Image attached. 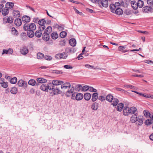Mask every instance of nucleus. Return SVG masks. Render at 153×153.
I'll return each instance as SVG.
<instances>
[{"label": "nucleus", "instance_id": "nucleus-24", "mask_svg": "<svg viewBox=\"0 0 153 153\" xmlns=\"http://www.w3.org/2000/svg\"><path fill=\"white\" fill-rule=\"evenodd\" d=\"M1 11L2 14L4 16L7 15L9 12L8 9L6 7L3 8Z\"/></svg>", "mask_w": 153, "mask_h": 153}, {"label": "nucleus", "instance_id": "nucleus-64", "mask_svg": "<svg viewBox=\"0 0 153 153\" xmlns=\"http://www.w3.org/2000/svg\"><path fill=\"white\" fill-rule=\"evenodd\" d=\"M125 13L127 15H130L131 13V11L129 9L126 10Z\"/></svg>", "mask_w": 153, "mask_h": 153}, {"label": "nucleus", "instance_id": "nucleus-10", "mask_svg": "<svg viewBox=\"0 0 153 153\" xmlns=\"http://www.w3.org/2000/svg\"><path fill=\"white\" fill-rule=\"evenodd\" d=\"M76 51V49L74 48L68 47L66 48L65 51L68 53H74Z\"/></svg>", "mask_w": 153, "mask_h": 153}, {"label": "nucleus", "instance_id": "nucleus-11", "mask_svg": "<svg viewBox=\"0 0 153 153\" xmlns=\"http://www.w3.org/2000/svg\"><path fill=\"white\" fill-rule=\"evenodd\" d=\"M123 13V10L120 8H117L115 11V13L117 15L120 16L122 15Z\"/></svg>", "mask_w": 153, "mask_h": 153}, {"label": "nucleus", "instance_id": "nucleus-26", "mask_svg": "<svg viewBox=\"0 0 153 153\" xmlns=\"http://www.w3.org/2000/svg\"><path fill=\"white\" fill-rule=\"evenodd\" d=\"M29 27L30 30H34L36 29V26L35 24L33 23H31L29 25Z\"/></svg>", "mask_w": 153, "mask_h": 153}, {"label": "nucleus", "instance_id": "nucleus-47", "mask_svg": "<svg viewBox=\"0 0 153 153\" xmlns=\"http://www.w3.org/2000/svg\"><path fill=\"white\" fill-rule=\"evenodd\" d=\"M89 86L88 85H85L82 87V91H86L88 90Z\"/></svg>", "mask_w": 153, "mask_h": 153}, {"label": "nucleus", "instance_id": "nucleus-17", "mask_svg": "<svg viewBox=\"0 0 153 153\" xmlns=\"http://www.w3.org/2000/svg\"><path fill=\"white\" fill-rule=\"evenodd\" d=\"M84 99L86 100H89L91 97V94L88 93H85L83 96Z\"/></svg>", "mask_w": 153, "mask_h": 153}, {"label": "nucleus", "instance_id": "nucleus-28", "mask_svg": "<svg viewBox=\"0 0 153 153\" xmlns=\"http://www.w3.org/2000/svg\"><path fill=\"white\" fill-rule=\"evenodd\" d=\"M10 92L11 94H15L17 92V88L15 87H12L10 89Z\"/></svg>", "mask_w": 153, "mask_h": 153}, {"label": "nucleus", "instance_id": "nucleus-30", "mask_svg": "<svg viewBox=\"0 0 153 153\" xmlns=\"http://www.w3.org/2000/svg\"><path fill=\"white\" fill-rule=\"evenodd\" d=\"M131 5L132 7L134 9H137L138 8L137 5V3L135 2L134 1H131Z\"/></svg>", "mask_w": 153, "mask_h": 153}, {"label": "nucleus", "instance_id": "nucleus-37", "mask_svg": "<svg viewBox=\"0 0 153 153\" xmlns=\"http://www.w3.org/2000/svg\"><path fill=\"white\" fill-rule=\"evenodd\" d=\"M17 79L16 77H14L10 80V82L12 84H15L17 82Z\"/></svg>", "mask_w": 153, "mask_h": 153}, {"label": "nucleus", "instance_id": "nucleus-14", "mask_svg": "<svg viewBox=\"0 0 153 153\" xmlns=\"http://www.w3.org/2000/svg\"><path fill=\"white\" fill-rule=\"evenodd\" d=\"M124 107V104L122 103H119L117 107V110L118 111L120 112L123 109V108Z\"/></svg>", "mask_w": 153, "mask_h": 153}, {"label": "nucleus", "instance_id": "nucleus-34", "mask_svg": "<svg viewBox=\"0 0 153 153\" xmlns=\"http://www.w3.org/2000/svg\"><path fill=\"white\" fill-rule=\"evenodd\" d=\"M42 34V33L41 31H39V30H37L35 33V36L37 38L40 37Z\"/></svg>", "mask_w": 153, "mask_h": 153}, {"label": "nucleus", "instance_id": "nucleus-59", "mask_svg": "<svg viewBox=\"0 0 153 153\" xmlns=\"http://www.w3.org/2000/svg\"><path fill=\"white\" fill-rule=\"evenodd\" d=\"M147 2L148 5L153 6V0H148Z\"/></svg>", "mask_w": 153, "mask_h": 153}, {"label": "nucleus", "instance_id": "nucleus-43", "mask_svg": "<svg viewBox=\"0 0 153 153\" xmlns=\"http://www.w3.org/2000/svg\"><path fill=\"white\" fill-rule=\"evenodd\" d=\"M51 36L52 38H58V35L56 32H54L51 34Z\"/></svg>", "mask_w": 153, "mask_h": 153}, {"label": "nucleus", "instance_id": "nucleus-21", "mask_svg": "<svg viewBox=\"0 0 153 153\" xmlns=\"http://www.w3.org/2000/svg\"><path fill=\"white\" fill-rule=\"evenodd\" d=\"M14 6V3L12 2H8L6 3L5 5L6 7L8 9L12 8Z\"/></svg>", "mask_w": 153, "mask_h": 153}, {"label": "nucleus", "instance_id": "nucleus-63", "mask_svg": "<svg viewBox=\"0 0 153 153\" xmlns=\"http://www.w3.org/2000/svg\"><path fill=\"white\" fill-rule=\"evenodd\" d=\"M132 76L141 78L143 77L144 76L143 75H138L137 74H135L134 75H133Z\"/></svg>", "mask_w": 153, "mask_h": 153}, {"label": "nucleus", "instance_id": "nucleus-19", "mask_svg": "<svg viewBox=\"0 0 153 153\" xmlns=\"http://www.w3.org/2000/svg\"><path fill=\"white\" fill-rule=\"evenodd\" d=\"M13 15L15 17H19L20 16L19 11L17 10H14L13 11Z\"/></svg>", "mask_w": 153, "mask_h": 153}, {"label": "nucleus", "instance_id": "nucleus-15", "mask_svg": "<svg viewBox=\"0 0 153 153\" xmlns=\"http://www.w3.org/2000/svg\"><path fill=\"white\" fill-rule=\"evenodd\" d=\"M137 114L136 113L132 115L130 118V120L132 123H135L138 118L137 115Z\"/></svg>", "mask_w": 153, "mask_h": 153}, {"label": "nucleus", "instance_id": "nucleus-4", "mask_svg": "<svg viewBox=\"0 0 153 153\" xmlns=\"http://www.w3.org/2000/svg\"><path fill=\"white\" fill-rule=\"evenodd\" d=\"M51 87L49 85V83L48 84H42L40 85V88L42 91L45 92H48V90H49V92L51 91V89H50Z\"/></svg>", "mask_w": 153, "mask_h": 153}, {"label": "nucleus", "instance_id": "nucleus-32", "mask_svg": "<svg viewBox=\"0 0 153 153\" xmlns=\"http://www.w3.org/2000/svg\"><path fill=\"white\" fill-rule=\"evenodd\" d=\"M137 7H142L143 5V2L142 1L139 0H138V2L137 3Z\"/></svg>", "mask_w": 153, "mask_h": 153}, {"label": "nucleus", "instance_id": "nucleus-57", "mask_svg": "<svg viewBox=\"0 0 153 153\" xmlns=\"http://www.w3.org/2000/svg\"><path fill=\"white\" fill-rule=\"evenodd\" d=\"M74 9L76 12V13L78 14H79L81 16H83V13L82 12H79L77 9H76L75 8H74Z\"/></svg>", "mask_w": 153, "mask_h": 153}, {"label": "nucleus", "instance_id": "nucleus-39", "mask_svg": "<svg viewBox=\"0 0 153 153\" xmlns=\"http://www.w3.org/2000/svg\"><path fill=\"white\" fill-rule=\"evenodd\" d=\"M110 7L111 10V11L114 12L116 9L115 5L113 4H111L110 5Z\"/></svg>", "mask_w": 153, "mask_h": 153}, {"label": "nucleus", "instance_id": "nucleus-38", "mask_svg": "<svg viewBox=\"0 0 153 153\" xmlns=\"http://www.w3.org/2000/svg\"><path fill=\"white\" fill-rule=\"evenodd\" d=\"M67 35V33L64 31L61 32L60 33V36L62 38H65Z\"/></svg>", "mask_w": 153, "mask_h": 153}, {"label": "nucleus", "instance_id": "nucleus-22", "mask_svg": "<svg viewBox=\"0 0 153 153\" xmlns=\"http://www.w3.org/2000/svg\"><path fill=\"white\" fill-rule=\"evenodd\" d=\"M36 80L37 82L41 84L45 83L47 81V79L41 77L37 78Z\"/></svg>", "mask_w": 153, "mask_h": 153}, {"label": "nucleus", "instance_id": "nucleus-6", "mask_svg": "<svg viewBox=\"0 0 153 153\" xmlns=\"http://www.w3.org/2000/svg\"><path fill=\"white\" fill-rule=\"evenodd\" d=\"M143 12L146 13H150L152 12V8L149 6L145 7L143 8Z\"/></svg>", "mask_w": 153, "mask_h": 153}, {"label": "nucleus", "instance_id": "nucleus-58", "mask_svg": "<svg viewBox=\"0 0 153 153\" xmlns=\"http://www.w3.org/2000/svg\"><path fill=\"white\" fill-rule=\"evenodd\" d=\"M45 26L44 25L40 26L39 27V30L41 31L43 30L45 28Z\"/></svg>", "mask_w": 153, "mask_h": 153}, {"label": "nucleus", "instance_id": "nucleus-40", "mask_svg": "<svg viewBox=\"0 0 153 153\" xmlns=\"http://www.w3.org/2000/svg\"><path fill=\"white\" fill-rule=\"evenodd\" d=\"M52 73H55L56 74H62L63 72L58 70H51Z\"/></svg>", "mask_w": 153, "mask_h": 153}, {"label": "nucleus", "instance_id": "nucleus-29", "mask_svg": "<svg viewBox=\"0 0 153 153\" xmlns=\"http://www.w3.org/2000/svg\"><path fill=\"white\" fill-rule=\"evenodd\" d=\"M12 33L14 35H17L18 34V31L14 27L11 28Z\"/></svg>", "mask_w": 153, "mask_h": 153}, {"label": "nucleus", "instance_id": "nucleus-46", "mask_svg": "<svg viewBox=\"0 0 153 153\" xmlns=\"http://www.w3.org/2000/svg\"><path fill=\"white\" fill-rule=\"evenodd\" d=\"M143 113L145 116L146 117H148L150 114L148 111L146 110H144L143 111Z\"/></svg>", "mask_w": 153, "mask_h": 153}, {"label": "nucleus", "instance_id": "nucleus-60", "mask_svg": "<svg viewBox=\"0 0 153 153\" xmlns=\"http://www.w3.org/2000/svg\"><path fill=\"white\" fill-rule=\"evenodd\" d=\"M63 67L66 69H72L73 68L72 66L70 65H65Z\"/></svg>", "mask_w": 153, "mask_h": 153}, {"label": "nucleus", "instance_id": "nucleus-61", "mask_svg": "<svg viewBox=\"0 0 153 153\" xmlns=\"http://www.w3.org/2000/svg\"><path fill=\"white\" fill-rule=\"evenodd\" d=\"M89 91L91 92H96V89H95L92 87H89V88L88 89Z\"/></svg>", "mask_w": 153, "mask_h": 153}, {"label": "nucleus", "instance_id": "nucleus-36", "mask_svg": "<svg viewBox=\"0 0 153 153\" xmlns=\"http://www.w3.org/2000/svg\"><path fill=\"white\" fill-rule=\"evenodd\" d=\"M153 122V120H151L148 119L145 121V123L146 125H150Z\"/></svg>", "mask_w": 153, "mask_h": 153}, {"label": "nucleus", "instance_id": "nucleus-13", "mask_svg": "<svg viewBox=\"0 0 153 153\" xmlns=\"http://www.w3.org/2000/svg\"><path fill=\"white\" fill-rule=\"evenodd\" d=\"M76 39H70L69 40L70 45L72 47H74L76 45Z\"/></svg>", "mask_w": 153, "mask_h": 153}, {"label": "nucleus", "instance_id": "nucleus-31", "mask_svg": "<svg viewBox=\"0 0 153 153\" xmlns=\"http://www.w3.org/2000/svg\"><path fill=\"white\" fill-rule=\"evenodd\" d=\"M59 45L61 46H65L66 44V41L65 39L60 40Z\"/></svg>", "mask_w": 153, "mask_h": 153}, {"label": "nucleus", "instance_id": "nucleus-1", "mask_svg": "<svg viewBox=\"0 0 153 153\" xmlns=\"http://www.w3.org/2000/svg\"><path fill=\"white\" fill-rule=\"evenodd\" d=\"M64 83V82L61 80H53L51 82L49 83L51 89V91L50 92V94L52 96H53L58 94H60L62 92L60 90L59 88L57 86L62 85Z\"/></svg>", "mask_w": 153, "mask_h": 153}, {"label": "nucleus", "instance_id": "nucleus-48", "mask_svg": "<svg viewBox=\"0 0 153 153\" xmlns=\"http://www.w3.org/2000/svg\"><path fill=\"white\" fill-rule=\"evenodd\" d=\"M116 89L117 91H120L126 94V93H128V92L126 91L125 90L121 88H116Z\"/></svg>", "mask_w": 153, "mask_h": 153}, {"label": "nucleus", "instance_id": "nucleus-54", "mask_svg": "<svg viewBox=\"0 0 153 153\" xmlns=\"http://www.w3.org/2000/svg\"><path fill=\"white\" fill-rule=\"evenodd\" d=\"M124 86L125 87L128 88H130L133 89H135V87L131 85H126Z\"/></svg>", "mask_w": 153, "mask_h": 153}, {"label": "nucleus", "instance_id": "nucleus-20", "mask_svg": "<svg viewBox=\"0 0 153 153\" xmlns=\"http://www.w3.org/2000/svg\"><path fill=\"white\" fill-rule=\"evenodd\" d=\"M14 23L17 26H20L22 24L21 19L19 18L16 19L14 21Z\"/></svg>", "mask_w": 153, "mask_h": 153}, {"label": "nucleus", "instance_id": "nucleus-3", "mask_svg": "<svg viewBox=\"0 0 153 153\" xmlns=\"http://www.w3.org/2000/svg\"><path fill=\"white\" fill-rule=\"evenodd\" d=\"M98 10H100L101 8V4L102 6L104 7H107L108 6V0H102L101 2L100 3L98 1Z\"/></svg>", "mask_w": 153, "mask_h": 153}, {"label": "nucleus", "instance_id": "nucleus-16", "mask_svg": "<svg viewBox=\"0 0 153 153\" xmlns=\"http://www.w3.org/2000/svg\"><path fill=\"white\" fill-rule=\"evenodd\" d=\"M83 97V95L82 93H78L76 94L75 99L77 100H82Z\"/></svg>", "mask_w": 153, "mask_h": 153}, {"label": "nucleus", "instance_id": "nucleus-9", "mask_svg": "<svg viewBox=\"0 0 153 153\" xmlns=\"http://www.w3.org/2000/svg\"><path fill=\"white\" fill-rule=\"evenodd\" d=\"M13 52V49L11 48H9L8 50L3 49L2 53V54L3 55L4 54H7L8 53L12 54Z\"/></svg>", "mask_w": 153, "mask_h": 153}, {"label": "nucleus", "instance_id": "nucleus-62", "mask_svg": "<svg viewBox=\"0 0 153 153\" xmlns=\"http://www.w3.org/2000/svg\"><path fill=\"white\" fill-rule=\"evenodd\" d=\"M7 20V22L10 23H11L13 22V20L11 17H8Z\"/></svg>", "mask_w": 153, "mask_h": 153}, {"label": "nucleus", "instance_id": "nucleus-2", "mask_svg": "<svg viewBox=\"0 0 153 153\" xmlns=\"http://www.w3.org/2000/svg\"><path fill=\"white\" fill-rule=\"evenodd\" d=\"M137 111L136 108L134 107L129 108L128 106H125L123 109V114L125 116H128L130 114H134Z\"/></svg>", "mask_w": 153, "mask_h": 153}, {"label": "nucleus", "instance_id": "nucleus-27", "mask_svg": "<svg viewBox=\"0 0 153 153\" xmlns=\"http://www.w3.org/2000/svg\"><path fill=\"white\" fill-rule=\"evenodd\" d=\"M111 102H112V105L114 106H116L119 102V100L117 98H113Z\"/></svg>", "mask_w": 153, "mask_h": 153}, {"label": "nucleus", "instance_id": "nucleus-8", "mask_svg": "<svg viewBox=\"0 0 153 153\" xmlns=\"http://www.w3.org/2000/svg\"><path fill=\"white\" fill-rule=\"evenodd\" d=\"M21 53L23 55H26L28 52L29 51L28 48L25 46H24L20 49Z\"/></svg>", "mask_w": 153, "mask_h": 153}, {"label": "nucleus", "instance_id": "nucleus-42", "mask_svg": "<svg viewBox=\"0 0 153 153\" xmlns=\"http://www.w3.org/2000/svg\"><path fill=\"white\" fill-rule=\"evenodd\" d=\"M42 38H49V35L47 32H44L42 35Z\"/></svg>", "mask_w": 153, "mask_h": 153}, {"label": "nucleus", "instance_id": "nucleus-5", "mask_svg": "<svg viewBox=\"0 0 153 153\" xmlns=\"http://www.w3.org/2000/svg\"><path fill=\"white\" fill-rule=\"evenodd\" d=\"M67 56L68 55L65 53H64V54L63 53H58L56 55L55 58L58 59L62 58L65 59L67 58Z\"/></svg>", "mask_w": 153, "mask_h": 153}, {"label": "nucleus", "instance_id": "nucleus-45", "mask_svg": "<svg viewBox=\"0 0 153 153\" xmlns=\"http://www.w3.org/2000/svg\"><path fill=\"white\" fill-rule=\"evenodd\" d=\"M82 86L81 85L78 84L76 85L75 87V90L79 91L81 89H82Z\"/></svg>", "mask_w": 153, "mask_h": 153}, {"label": "nucleus", "instance_id": "nucleus-7", "mask_svg": "<svg viewBox=\"0 0 153 153\" xmlns=\"http://www.w3.org/2000/svg\"><path fill=\"white\" fill-rule=\"evenodd\" d=\"M142 117L140 116H138V118H137L135 122H136V124L138 126H141L143 124V120H142Z\"/></svg>", "mask_w": 153, "mask_h": 153}, {"label": "nucleus", "instance_id": "nucleus-44", "mask_svg": "<svg viewBox=\"0 0 153 153\" xmlns=\"http://www.w3.org/2000/svg\"><path fill=\"white\" fill-rule=\"evenodd\" d=\"M45 22V20L43 19L40 20L38 21V23L40 26L44 25Z\"/></svg>", "mask_w": 153, "mask_h": 153}, {"label": "nucleus", "instance_id": "nucleus-56", "mask_svg": "<svg viewBox=\"0 0 153 153\" xmlns=\"http://www.w3.org/2000/svg\"><path fill=\"white\" fill-rule=\"evenodd\" d=\"M62 85H63L64 86H67L69 87V88H70L71 87V85L70 83L69 82H65L62 84Z\"/></svg>", "mask_w": 153, "mask_h": 153}, {"label": "nucleus", "instance_id": "nucleus-23", "mask_svg": "<svg viewBox=\"0 0 153 153\" xmlns=\"http://www.w3.org/2000/svg\"><path fill=\"white\" fill-rule=\"evenodd\" d=\"M27 35L28 37L29 38H32L34 35V33L32 30H29L27 33Z\"/></svg>", "mask_w": 153, "mask_h": 153}, {"label": "nucleus", "instance_id": "nucleus-18", "mask_svg": "<svg viewBox=\"0 0 153 153\" xmlns=\"http://www.w3.org/2000/svg\"><path fill=\"white\" fill-rule=\"evenodd\" d=\"M19 87L22 86L24 84L27 85V82L22 79L19 80L17 83Z\"/></svg>", "mask_w": 153, "mask_h": 153}, {"label": "nucleus", "instance_id": "nucleus-50", "mask_svg": "<svg viewBox=\"0 0 153 153\" xmlns=\"http://www.w3.org/2000/svg\"><path fill=\"white\" fill-rule=\"evenodd\" d=\"M1 86L4 88H7L8 86V83L7 82H4L1 85Z\"/></svg>", "mask_w": 153, "mask_h": 153}, {"label": "nucleus", "instance_id": "nucleus-33", "mask_svg": "<svg viewBox=\"0 0 153 153\" xmlns=\"http://www.w3.org/2000/svg\"><path fill=\"white\" fill-rule=\"evenodd\" d=\"M28 84L32 86H34L36 84V81L34 79H31L29 81Z\"/></svg>", "mask_w": 153, "mask_h": 153}, {"label": "nucleus", "instance_id": "nucleus-51", "mask_svg": "<svg viewBox=\"0 0 153 153\" xmlns=\"http://www.w3.org/2000/svg\"><path fill=\"white\" fill-rule=\"evenodd\" d=\"M52 30V27L51 26L48 27L45 31L48 33H50Z\"/></svg>", "mask_w": 153, "mask_h": 153}, {"label": "nucleus", "instance_id": "nucleus-41", "mask_svg": "<svg viewBox=\"0 0 153 153\" xmlns=\"http://www.w3.org/2000/svg\"><path fill=\"white\" fill-rule=\"evenodd\" d=\"M73 92L71 90H68L65 93V95L67 97H69L71 95Z\"/></svg>", "mask_w": 153, "mask_h": 153}, {"label": "nucleus", "instance_id": "nucleus-12", "mask_svg": "<svg viewBox=\"0 0 153 153\" xmlns=\"http://www.w3.org/2000/svg\"><path fill=\"white\" fill-rule=\"evenodd\" d=\"M22 19L24 23H27L30 21V18L27 16H25L22 18Z\"/></svg>", "mask_w": 153, "mask_h": 153}, {"label": "nucleus", "instance_id": "nucleus-53", "mask_svg": "<svg viewBox=\"0 0 153 153\" xmlns=\"http://www.w3.org/2000/svg\"><path fill=\"white\" fill-rule=\"evenodd\" d=\"M98 99L101 101L103 102L106 100V97H105L103 96H100L99 97Z\"/></svg>", "mask_w": 153, "mask_h": 153}, {"label": "nucleus", "instance_id": "nucleus-55", "mask_svg": "<svg viewBox=\"0 0 153 153\" xmlns=\"http://www.w3.org/2000/svg\"><path fill=\"white\" fill-rule=\"evenodd\" d=\"M56 27L58 28V29L60 30H63V27L62 25H59L58 24H56Z\"/></svg>", "mask_w": 153, "mask_h": 153}, {"label": "nucleus", "instance_id": "nucleus-49", "mask_svg": "<svg viewBox=\"0 0 153 153\" xmlns=\"http://www.w3.org/2000/svg\"><path fill=\"white\" fill-rule=\"evenodd\" d=\"M23 29L25 30H30L29 25L26 24H25L23 27Z\"/></svg>", "mask_w": 153, "mask_h": 153}, {"label": "nucleus", "instance_id": "nucleus-52", "mask_svg": "<svg viewBox=\"0 0 153 153\" xmlns=\"http://www.w3.org/2000/svg\"><path fill=\"white\" fill-rule=\"evenodd\" d=\"M44 57L45 58V59L48 61H50L52 59V58L51 56H49L46 55L44 56Z\"/></svg>", "mask_w": 153, "mask_h": 153}, {"label": "nucleus", "instance_id": "nucleus-35", "mask_svg": "<svg viewBox=\"0 0 153 153\" xmlns=\"http://www.w3.org/2000/svg\"><path fill=\"white\" fill-rule=\"evenodd\" d=\"M37 59H41L43 58L44 57V55L43 53L39 52L37 53Z\"/></svg>", "mask_w": 153, "mask_h": 153}, {"label": "nucleus", "instance_id": "nucleus-25", "mask_svg": "<svg viewBox=\"0 0 153 153\" xmlns=\"http://www.w3.org/2000/svg\"><path fill=\"white\" fill-rule=\"evenodd\" d=\"M113 98V96L110 94L108 95L106 97V100L109 102H111Z\"/></svg>", "mask_w": 153, "mask_h": 153}]
</instances>
